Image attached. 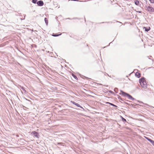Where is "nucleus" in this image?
Here are the masks:
<instances>
[{
	"label": "nucleus",
	"mask_w": 154,
	"mask_h": 154,
	"mask_svg": "<svg viewBox=\"0 0 154 154\" xmlns=\"http://www.w3.org/2000/svg\"><path fill=\"white\" fill-rule=\"evenodd\" d=\"M139 83L141 87L144 88H147V84L146 82V80L144 78H142L139 79Z\"/></svg>",
	"instance_id": "nucleus-1"
},
{
	"label": "nucleus",
	"mask_w": 154,
	"mask_h": 154,
	"mask_svg": "<svg viewBox=\"0 0 154 154\" xmlns=\"http://www.w3.org/2000/svg\"><path fill=\"white\" fill-rule=\"evenodd\" d=\"M121 93H119L120 94H122V96H123L124 97H128V99L130 100H134V99L129 94L126 93H125L122 90H121Z\"/></svg>",
	"instance_id": "nucleus-2"
},
{
	"label": "nucleus",
	"mask_w": 154,
	"mask_h": 154,
	"mask_svg": "<svg viewBox=\"0 0 154 154\" xmlns=\"http://www.w3.org/2000/svg\"><path fill=\"white\" fill-rule=\"evenodd\" d=\"M146 10L148 11L153 12H154V9L152 7L150 6H148L146 7Z\"/></svg>",
	"instance_id": "nucleus-3"
},
{
	"label": "nucleus",
	"mask_w": 154,
	"mask_h": 154,
	"mask_svg": "<svg viewBox=\"0 0 154 154\" xmlns=\"http://www.w3.org/2000/svg\"><path fill=\"white\" fill-rule=\"evenodd\" d=\"M32 134L36 137L37 138H39V135L37 132L35 131H33L32 132Z\"/></svg>",
	"instance_id": "nucleus-4"
},
{
	"label": "nucleus",
	"mask_w": 154,
	"mask_h": 154,
	"mask_svg": "<svg viewBox=\"0 0 154 154\" xmlns=\"http://www.w3.org/2000/svg\"><path fill=\"white\" fill-rule=\"evenodd\" d=\"M37 4L38 6H41L43 5L44 3L42 1H39L37 2Z\"/></svg>",
	"instance_id": "nucleus-5"
},
{
	"label": "nucleus",
	"mask_w": 154,
	"mask_h": 154,
	"mask_svg": "<svg viewBox=\"0 0 154 154\" xmlns=\"http://www.w3.org/2000/svg\"><path fill=\"white\" fill-rule=\"evenodd\" d=\"M71 103H72L73 104L76 105V106L78 107H79L81 108H83L78 103H75V102L74 101H71Z\"/></svg>",
	"instance_id": "nucleus-6"
},
{
	"label": "nucleus",
	"mask_w": 154,
	"mask_h": 154,
	"mask_svg": "<svg viewBox=\"0 0 154 154\" xmlns=\"http://www.w3.org/2000/svg\"><path fill=\"white\" fill-rule=\"evenodd\" d=\"M135 75L136 77L137 78H140V73L138 72H137L136 73Z\"/></svg>",
	"instance_id": "nucleus-7"
},
{
	"label": "nucleus",
	"mask_w": 154,
	"mask_h": 154,
	"mask_svg": "<svg viewBox=\"0 0 154 154\" xmlns=\"http://www.w3.org/2000/svg\"><path fill=\"white\" fill-rule=\"evenodd\" d=\"M135 4L137 5H139V2L137 0H135L134 1Z\"/></svg>",
	"instance_id": "nucleus-8"
},
{
	"label": "nucleus",
	"mask_w": 154,
	"mask_h": 154,
	"mask_svg": "<svg viewBox=\"0 0 154 154\" xmlns=\"http://www.w3.org/2000/svg\"><path fill=\"white\" fill-rule=\"evenodd\" d=\"M45 21L46 25H48V21L47 18H45Z\"/></svg>",
	"instance_id": "nucleus-9"
},
{
	"label": "nucleus",
	"mask_w": 154,
	"mask_h": 154,
	"mask_svg": "<svg viewBox=\"0 0 154 154\" xmlns=\"http://www.w3.org/2000/svg\"><path fill=\"white\" fill-rule=\"evenodd\" d=\"M144 28H145V31L146 32L148 31L150 29V28L149 27V28H147L146 27H144Z\"/></svg>",
	"instance_id": "nucleus-10"
},
{
	"label": "nucleus",
	"mask_w": 154,
	"mask_h": 154,
	"mask_svg": "<svg viewBox=\"0 0 154 154\" xmlns=\"http://www.w3.org/2000/svg\"><path fill=\"white\" fill-rule=\"evenodd\" d=\"M72 75L73 76V77L76 80H78V79L77 76L75 75H74L73 74H72Z\"/></svg>",
	"instance_id": "nucleus-11"
},
{
	"label": "nucleus",
	"mask_w": 154,
	"mask_h": 154,
	"mask_svg": "<svg viewBox=\"0 0 154 154\" xmlns=\"http://www.w3.org/2000/svg\"><path fill=\"white\" fill-rule=\"evenodd\" d=\"M121 117L122 118V121H123V122H126V119H124V118H123L122 116H121Z\"/></svg>",
	"instance_id": "nucleus-12"
},
{
	"label": "nucleus",
	"mask_w": 154,
	"mask_h": 154,
	"mask_svg": "<svg viewBox=\"0 0 154 154\" xmlns=\"http://www.w3.org/2000/svg\"><path fill=\"white\" fill-rule=\"evenodd\" d=\"M146 138L149 141L150 143L152 142V141L153 140H152L147 137H146Z\"/></svg>",
	"instance_id": "nucleus-13"
},
{
	"label": "nucleus",
	"mask_w": 154,
	"mask_h": 154,
	"mask_svg": "<svg viewBox=\"0 0 154 154\" xmlns=\"http://www.w3.org/2000/svg\"><path fill=\"white\" fill-rule=\"evenodd\" d=\"M37 0H32V2L34 4H36L37 3Z\"/></svg>",
	"instance_id": "nucleus-14"
},
{
	"label": "nucleus",
	"mask_w": 154,
	"mask_h": 154,
	"mask_svg": "<svg viewBox=\"0 0 154 154\" xmlns=\"http://www.w3.org/2000/svg\"><path fill=\"white\" fill-rule=\"evenodd\" d=\"M61 34H54V35H53V36H59V35H61Z\"/></svg>",
	"instance_id": "nucleus-15"
},
{
	"label": "nucleus",
	"mask_w": 154,
	"mask_h": 154,
	"mask_svg": "<svg viewBox=\"0 0 154 154\" xmlns=\"http://www.w3.org/2000/svg\"><path fill=\"white\" fill-rule=\"evenodd\" d=\"M63 143H57V145H63Z\"/></svg>",
	"instance_id": "nucleus-16"
},
{
	"label": "nucleus",
	"mask_w": 154,
	"mask_h": 154,
	"mask_svg": "<svg viewBox=\"0 0 154 154\" xmlns=\"http://www.w3.org/2000/svg\"><path fill=\"white\" fill-rule=\"evenodd\" d=\"M110 105L111 106H113L117 107L115 105H114L112 103H111V104H110Z\"/></svg>",
	"instance_id": "nucleus-17"
},
{
	"label": "nucleus",
	"mask_w": 154,
	"mask_h": 154,
	"mask_svg": "<svg viewBox=\"0 0 154 154\" xmlns=\"http://www.w3.org/2000/svg\"><path fill=\"white\" fill-rule=\"evenodd\" d=\"M149 1L151 3H154V0H149Z\"/></svg>",
	"instance_id": "nucleus-18"
},
{
	"label": "nucleus",
	"mask_w": 154,
	"mask_h": 154,
	"mask_svg": "<svg viewBox=\"0 0 154 154\" xmlns=\"http://www.w3.org/2000/svg\"><path fill=\"white\" fill-rule=\"evenodd\" d=\"M118 90V88H116L114 89V91L115 92H116Z\"/></svg>",
	"instance_id": "nucleus-19"
},
{
	"label": "nucleus",
	"mask_w": 154,
	"mask_h": 154,
	"mask_svg": "<svg viewBox=\"0 0 154 154\" xmlns=\"http://www.w3.org/2000/svg\"><path fill=\"white\" fill-rule=\"evenodd\" d=\"M151 143L154 146V141L152 140Z\"/></svg>",
	"instance_id": "nucleus-20"
},
{
	"label": "nucleus",
	"mask_w": 154,
	"mask_h": 154,
	"mask_svg": "<svg viewBox=\"0 0 154 154\" xmlns=\"http://www.w3.org/2000/svg\"><path fill=\"white\" fill-rule=\"evenodd\" d=\"M136 12H138V13H142V11H136Z\"/></svg>",
	"instance_id": "nucleus-21"
},
{
	"label": "nucleus",
	"mask_w": 154,
	"mask_h": 154,
	"mask_svg": "<svg viewBox=\"0 0 154 154\" xmlns=\"http://www.w3.org/2000/svg\"><path fill=\"white\" fill-rule=\"evenodd\" d=\"M106 103V104H111V103H110L109 102H107Z\"/></svg>",
	"instance_id": "nucleus-22"
},
{
	"label": "nucleus",
	"mask_w": 154,
	"mask_h": 154,
	"mask_svg": "<svg viewBox=\"0 0 154 154\" xmlns=\"http://www.w3.org/2000/svg\"><path fill=\"white\" fill-rule=\"evenodd\" d=\"M109 92L111 93H113V91H109Z\"/></svg>",
	"instance_id": "nucleus-23"
},
{
	"label": "nucleus",
	"mask_w": 154,
	"mask_h": 154,
	"mask_svg": "<svg viewBox=\"0 0 154 154\" xmlns=\"http://www.w3.org/2000/svg\"><path fill=\"white\" fill-rule=\"evenodd\" d=\"M21 88H22V89L23 90H24V88H23V87Z\"/></svg>",
	"instance_id": "nucleus-24"
},
{
	"label": "nucleus",
	"mask_w": 154,
	"mask_h": 154,
	"mask_svg": "<svg viewBox=\"0 0 154 154\" xmlns=\"http://www.w3.org/2000/svg\"><path fill=\"white\" fill-rule=\"evenodd\" d=\"M100 84L101 85H102V84Z\"/></svg>",
	"instance_id": "nucleus-25"
}]
</instances>
